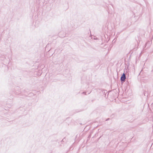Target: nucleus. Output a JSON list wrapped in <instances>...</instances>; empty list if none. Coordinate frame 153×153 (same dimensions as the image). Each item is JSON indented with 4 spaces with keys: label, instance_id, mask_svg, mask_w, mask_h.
I'll return each mask as SVG.
<instances>
[{
    "label": "nucleus",
    "instance_id": "3",
    "mask_svg": "<svg viewBox=\"0 0 153 153\" xmlns=\"http://www.w3.org/2000/svg\"><path fill=\"white\" fill-rule=\"evenodd\" d=\"M149 42H147L146 44H145V47L144 48H145V47H146V46H147V45L149 43Z\"/></svg>",
    "mask_w": 153,
    "mask_h": 153
},
{
    "label": "nucleus",
    "instance_id": "2",
    "mask_svg": "<svg viewBox=\"0 0 153 153\" xmlns=\"http://www.w3.org/2000/svg\"><path fill=\"white\" fill-rule=\"evenodd\" d=\"M16 94H20L21 92L20 91H18V92L16 91L15 92Z\"/></svg>",
    "mask_w": 153,
    "mask_h": 153
},
{
    "label": "nucleus",
    "instance_id": "4",
    "mask_svg": "<svg viewBox=\"0 0 153 153\" xmlns=\"http://www.w3.org/2000/svg\"><path fill=\"white\" fill-rule=\"evenodd\" d=\"M82 94H85V95H86V92H82Z\"/></svg>",
    "mask_w": 153,
    "mask_h": 153
},
{
    "label": "nucleus",
    "instance_id": "1",
    "mask_svg": "<svg viewBox=\"0 0 153 153\" xmlns=\"http://www.w3.org/2000/svg\"><path fill=\"white\" fill-rule=\"evenodd\" d=\"M126 78V74L123 73L120 78V80L122 82H124Z\"/></svg>",
    "mask_w": 153,
    "mask_h": 153
},
{
    "label": "nucleus",
    "instance_id": "5",
    "mask_svg": "<svg viewBox=\"0 0 153 153\" xmlns=\"http://www.w3.org/2000/svg\"><path fill=\"white\" fill-rule=\"evenodd\" d=\"M109 120V119H107L106 120Z\"/></svg>",
    "mask_w": 153,
    "mask_h": 153
}]
</instances>
